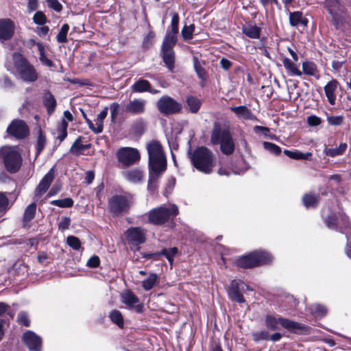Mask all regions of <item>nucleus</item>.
I'll use <instances>...</instances> for the list:
<instances>
[{
  "mask_svg": "<svg viewBox=\"0 0 351 351\" xmlns=\"http://www.w3.org/2000/svg\"><path fill=\"white\" fill-rule=\"evenodd\" d=\"M310 311L315 316L323 317L327 313V308L322 304H315L310 306Z\"/></svg>",
  "mask_w": 351,
  "mask_h": 351,
  "instance_id": "nucleus-41",
  "label": "nucleus"
},
{
  "mask_svg": "<svg viewBox=\"0 0 351 351\" xmlns=\"http://www.w3.org/2000/svg\"><path fill=\"white\" fill-rule=\"evenodd\" d=\"M100 260L97 256L90 257L86 263V265L91 268H95L99 265Z\"/></svg>",
  "mask_w": 351,
  "mask_h": 351,
  "instance_id": "nucleus-61",
  "label": "nucleus"
},
{
  "mask_svg": "<svg viewBox=\"0 0 351 351\" xmlns=\"http://www.w3.org/2000/svg\"><path fill=\"white\" fill-rule=\"evenodd\" d=\"M162 58L169 71H172L174 67L175 55L173 49H162Z\"/></svg>",
  "mask_w": 351,
  "mask_h": 351,
  "instance_id": "nucleus-27",
  "label": "nucleus"
},
{
  "mask_svg": "<svg viewBox=\"0 0 351 351\" xmlns=\"http://www.w3.org/2000/svg\"><path fill=\"white\" fill-rule=\"evenodd\" d=\"M84 149L82 145L80 143V141L77 139L75 143L73 144L71 148V152H72L73 153H75V154H77L79 152H80L81 150H82Z\"/></svg>",
  "mask_w": 351,
  "mask_h": 351,
  "instance_id": "nucleus-62",
  "label": "nucleus"
},
{
  "mask_svg": "<svg viewBox=\"0 0 351 351\" xmlns=\"http://www.w3.org/2000/svg\"><path fill=\"white\" fill-rule=\"evenodd\" d=\"M67 128L68 123L64 119H63L58 126V135L57 138L59 139L60 142L63 141L67 136Z\"/></svg>",
  "mask_w": 351,
  "mask_h": 351,
  "instance_id": "nucleus-42",
  "label": "nucleus"
},
{
  "mask_svg": "<svg viewBox=\"0 0 351 351\" xmlns=\"http://www.w3.org/2000/svg\"><path fill=\"white\" fill-rule=\"evenodd\" d=\"M123 176L127 180L132 183L141 182L143 179V171L139 169H132L123 173Z\"/></svg>",
  "mask_w": 351,
  "mask_h": 351,
  "instance_id": "nucleus-24",
  "label": "nucleus"
},
{
  "mask_svg": "<svg viewBox=\"0 0 351 351\" xmlns=\"http://www.w3.org/2000/svg\"><path fill=\"white\" fill-rule=\"evenodd\" d=\"M242 31L247 37L252 39H258L261 29L256 25L248 24L243 27Z\"/></svg>",
  "mask_w": 351,
  "mask_h": 351,
  "instance_id": "nucleus-28",
  "label": "nucleus"
},
{
  "mask_svg": "<svg viewBox=\"0 0 351 351\" xmlns=\"http://www.w3.org/2000/svg\"><path fill=\"white\" fill-rule=\"evenodd\" d=\"M150 84L149 81L144 79H139L132 85L131 90L133 93L148 92Z\"/></svg>",
  "mask_w": 351,
  "mask_h": 351,
  "instance_id": "nucleus-30",
  "label": "nucleus"
},
{
  "mask_svg": "<svg viewBox=\"0 0 351 351\" xmlns=\"http://www.w3.org/2000/svg\"><path fill=\"white\" fill-rule=\"evenodd\" d=\"M284 154L288 157L295 160H308L312 156L311 152L302 153L299 151H290L285 149Z\"/></svg>",
  "mask_w": 351,
  "mask_h": 351,
  "instance_id": "nucleus-35",
  "label": "nucleus"
},
{
  "mask_svg": "<svg viewBox=\"0 0 351 351\" xmlns=\"http://www.w3.org/2000/svg\"><path fill=\"white\" fill-rule=\"evenodd\" d=\"M8 208V199L5 194L0 193V213H4Z\"/></svg>",
  "mask_w": 351,
  "mask_h": 351,
  "instance_id": "nucleus-58",
  "label": "nucleus"
},
{
  "mask_svg": "<svg viewBox=\"0 0 351 351\" xmlns=\"http://www.w3.org/2000/svg\"><path fill=\"white\" fill-rule=\"evenodd\" d=\"M272 260L271 255L265 251H256L237 259V265L243 268H251L266 264Z\"/></svg>",
  "mask_w": 351,
  "mask_h": 351,
  "instance_id": "nucleus-7",
  "label": "nucleus"
},
{
  "mask_svg": "<svg viewBox=\"0 0 351 351\" xmlns=\"http://www.w3.org/2000/svg\"><path fill=\"white\" fill-rule=\"evenodd\" d=\"M255 339L267 340L269 338V335L267 331L262 330L257 332L255 335Z\"/></svg>",
  "mask_w": 351,
  "mask_h": 351,
  "instance_id": "nucleus-63",
  "label": "nucleus"
},
{
  "mask_svg": "<svg viewBox=\"0 0 351 351\" xmlns=\"http://www.w3.org/2000/svg\"><path fill=\"white\" fill-rule=\"evenodd\" d=\"M33 21L35 23L43 25L46 23L47 18L43 12L38 11L34 14Z\"/></svg>",
  "mask_w": 351,
  "mask_h": 351,
  "instance_id": "nucleus-54",
  "label": "nucleus"
},
{
  "mask_svg": "<svg viewBox=\"0 0 351 351\" xmlns=\"http://www.w3.org/2000/svg\"><path fill=\"white\" fill-rule=\"evenodd\" d=\"M51 204L60 208H70L73 205V200L70 197H67L62 199L53 200L51 202Z\"/></svg>",
  "mask_w": 351,
  "mask_h": 351,
  "instance_id": "nucleus-46",
  "label": "nucleus"
},
{
  "mask_svg": "<svg viewBox=\"0 0 351 351\" xmlns=\"http://www.w3.org/2000/svg\"><path fill=\"white\" fill-rule=\"evenodd\" d=\"M47 144V139L45 135L43 134V131L40 128L38 130V136L36 141V155H38L41 153V152L45 148Z\"/></svg>",
  "mask_w": 351,
  "mask_h": 351,
  "instance_id": "nucleus-38",
  "label": "nucleus"
},
{
  "mask_svg": "<svg viewBox=\"0 0 351 351\" xmlns=\"http://www.w3.org/2000/svg\"><path fill=\"white\" fill-rule=\"evenodd\" d=\"M17 319L20 324H21L25 326H29V321L28 319V316L26 313L20 312L18 314Z\"/></svg>",
  "mask_w": 351,
  "mask_h": 351,
  "instance_id": "nucleus-60",
  "label": "nucleus"
},
{
  "mask_svg": "<svg viewBox=\"0 0 351 351\" xmlns=\"http://www.w3.org/2000/svg\"><path fill=\"white\" fill-rule=\"evenodd\" d=\"M36 203H32L29 205L27 206V208L25 210L24 214H23V224L24 226H27L29 221H31L36 213Z\"/></svg>",
  "mask_w": 351,
  "mask_h": 351,
  "instance_id": "nucleus-31",
  "label": "nucleus"
},
{
  "mask_svg": "<svg viewBox=\"0 0 351 351\" xmlns=\"http://www.w3.org/2000/svg\"><path fill=\"white\" fill-rule=\"evenodd\" d=\"M71 223V219L68 217H62L61 218L60 221L58 223V228L59 230L64 231L65 230H67Z\"/></svg>",
  "mask_w": 351,
  "mask_h": 351,
  "instance_id": "nucleus-57",
  "label": "nucleus"
},
{
  "mask_svg": "<svg viewBox=\"0 0 351 351\" xmlns=\"http://www.w3.org/2000/svg\"><path fill=\"white\" fill-rule=\"evenodd\" d=\"M14 25L8 19L0 20V40L10 39L14 34Z\"/></svg>",
  "mask_w": 351,
  "mask_h": 351,
  "instance_id": "nucleus-21",
  "label": "nucleus"
},
{
  "mask_svg": "<svg viewBox=\"0 0 351 351\" xmlns=\"http://www.w3.org/2000/svg\"><path fill=\"white\" fill-rule=\"evenodd\" d=\"M177 253V247H173L169 249H163L160 253H158V254L165 256L169 262L170 265H172L173 262V257Z\"/></svg>",
  "mask_w": 351,
  "mask_h": 351,
  "instance_id": "nucleus-44",
  "label": "nucleus"
},
{
  "mask_svg": "<svg viewBox=\"0 0 351 351\" xmlns=\"http://www.w3.org/2000/svg\"><path fill=\"white\" fill-rule=\"evenodd\" d=\"M194 30V25H190L189 26L184 25L181 32L183 38L184 40L191 39L193 38Z\"/></svg>",
  "mask_w": 351,
  "mask_h": 351,
  "instance_id": "nucleus-48",
  "label": "nucleus"
},
{
  "mask_svg": "<svg viewBox=\"0 0 351 351\" xmlns=\"http://www.w3.org/2000/svg\"><path fill=\"white\" fill-rule=\"evenodd\" d=\"M23 340L31 351H40L42 339L32 331H27L23 336Z\"/></svg>",
  "mask_w": 351,
  "mask_h": 351,
  "instance_id": "nucleus-19",
  "label": "nucleus"
},
{
  "mask_svg": "<svg viewBox=\"0 0 351 351\" xmlns=\"http://www.w3.org/2000/svg\"><path fill=\"white\" fill-rule=\"evenodd\" d=\"M265 324L269 330H278L280 325L293 332H298L304 329V326L300 323L270 315L266 316Z\"/></svg>",
  "mask_w": 351,
  "mask_h": 351,
  "instance_id": "nucleus-8",
  "label": "nucleus"
},
{
  "mask_svg": "<svg viewBox=\"0 0 351 351\" xmlns=\"http://www.w3.org/2000/svg\"><path fill=\"white\" fill-rule=\"evenodd\" d=\"M43 104L47 108L49 115H51L55 111L56 101L50 92L47 91L43 95Z\"/></svg>",
  "mask_w": 351,
  "mask_h": 351,
  "instance_id": "nucleus-26",
  "label": "nucleus"
},
{
  "mask_svg": "<svg viewBox=\"0 0 351 351\" xmlns=\"http://www.w3.org/2000/svg\"><path fill=\"white\" fill-rule=\"evenodd\" d=\"M339 86L337 80L332 79L324 86V92L330 104L335 105L336 101V91Z\"/></svg>",
  "mask_w": 351,
  "mask_h": 351,
  "instance_id": "nucleus-22",
  "label": "nucleus"
},
{
  "mask_svg": "<svg viewBox=\"0 0 351 351\" xmlns=\"http://www.w3.org/2000/svg\"><path fill=\"white\" fill-rule=\"evenodd\" d=\"M38 50L39 52V60L43 65L47 67H52L53 66V62L47 58L45 53V46L41 43H36Z\"/></svg>",
  "mask_w": 351,
  "mask_h": 351,
  "instance_id": "nucleus-36",
  "label": "nucleus"
},
{
  "mask_svg": "<svg viewBox=\"0 0 351 351\" xmlns=\"http://www.w3.org/2000/svg\"><path fill=\"white\" fill-rule=\"evenodd\" d=\"M210 141L213 145L220 144L221 151L226 155L232 154L234 150V143L229 130L222 128L218 123H214Z\"/></svg>",
  "mask_w": 351,
  "mask_h": 351,
  "instance_id": "nucleus-4",
  "label": "nucleus"
},
{
  "mask_svg": "<svg viewBox=\"0 0 351 351\" xmlns=\"http://www.w3.org/2000/svg\"><path fill=\"white\" fill-rule=\"evenodd\" d=\"M147 101L142 98H134L129 101L125 107L126 112L132 115H141L146 112Z\"/></svg>",
  "mask_w": 351,
  "mask_h": 351,
  "instance_id": "nucleus-18",
  "label": "nucleus"
},
{
  "mask_svg": "<svg viewBox=\"0 0 351 351\" xmlns=\"http://www.w3.org/2000/svg\"><path fill=\"white\" fill-rule=\"evenodd\" d=\"M156 107L165 115L178 113L182 109L181 104L168 95L161 97L156 102Z\"/></svg>",
  "mask_w": 351,
  "mask_h": 351,
  "instance_id": "nucleus-11",
  "label": "nucleus"
},
{
  "mask_svg": "<svg viewBox=\"0 0 351 351\" xmlns=\"http://www.w3.org/2000/svg\"><path fill=\"white\" fill-rule=\"evenodd\" d=\"M176 42L177 34L167 32L162 45V49H173Z\"/></svg>",
  "mask_w": 351,
  "mask_h": 351,
  "instance_id": "nucleus-34",
  "label": "nucleus"
},
{
  "mask_svg": "<svg viewBox=\"0 0 351 351\" xmlns=\"http://www.w3.org/2000/svg\"><path fill=\"white\" fill-rule=\"evenodd\" d=\"M121 302L125 304L128 308L134 310L136 313H142L143 304L140 303L138 298L130 291H126L121 295Z\"/></svg>",
  "mask_w": 351,
  "mask_h": 351,
  "instance_id": "nucleus-16",
  "label": "nucleus"
},
{
  "mask_svg": "<svg viewBox=\"0 0 351 351\" xmlns=\"http://www.w3.org/2000/svg\"><path fill=\"white\" fill-rule=\"evenodd\" d=\"M302 70L305 74L313 75L316 71L315 65L313 63L309 62H303Z\"/></svg>",
  "mask_w": 351,
  "mask_h": 351,
  "instance_id": "nucleus-51",
  "label": "nucleus"
},
{
  "mask_svg": "<svg viewBox=\"0 0 351 351\" xmlns=\"http://www.w3.org/2000/svg\"><path fill=\"white\" fill-rule=\"evenodd\" d=\"M158 277L156 274L151 273L149 276L142 281V287L145 291L151 290L156 284Z\"/></svg>",
  "mask_w": 351,
  "mask_h": 351,
  "instance_id": "nucleus-37",
  "label": "nucleus"
},
{
  "mask_svg": "<svg viewBox=\"0 0 351 351\" xmlns=\"http://www.w3.org/2000/svg\"><path fill=\"white\" fill-rule=\"evenodd\" d=\"M230 110L240 119L246 120H255L256 119L251 110L245 106H232L230 107Z\"/></svg>",
  "mask_w": 351,
  "mask_h": 351,
  "instance_id": "nucleus-23",
  "label": "nucleus"
},
{
  "mask_svg": "<svg viewBox=\"0 0 351 351\" xmlns=\"http://www.w3.org/2000/svg\"><path fill=\"white\" fill-rule=\"evenodd\" d=\"M46 2L49 8L57 12H60L62 10V5L58 0H46Z\"/></svg>",
  "mask_w": 351,
  "mask_h": 351,
  "instance_id": "nucleus-55",
  "label": "nucleus"
},
{
  "mask_svg": "<svg viewBox=\"0 0 351 351\" xmlns=\"http://www.w3.org/2000/svg\"><path fill=\"white\" fill-rule=\"evenodd\" d=\"M118 160L125 167H128L138 162L140 154L137 149L132 147H122L117 152Z\"/></svg>",
  "mask_w": 351,
  "mask_h": 351,
  "instance_id": "nucleus-14",
  "label": "nucleus"
},
{
  "mask_svg": "<svg viewBox=\"0 0 351 351\" xmlns=\"http://www.w3.org/2000/svg\"><path fill=\"white\" fill-rule=\"evenodd\" d=\"M322 122V119L315 115H311L307 117V123L310 126H317L320 125Z\"/></svg>",
  "mask_w": 351,
  "mask_h": 351,
  "instance_id": "nucleus-59",
  "label": "nucleus"
},
{
  "mask_svg": "<svg viewBox=\"0 0 351 351\" xmlns=\"http://www.w3.org/2000/svg\"><path fill=\"white\" fill-rule=\"evenodd\" d=\"M194 69L199 77L203 82L207 79V73L205 69L201 66L198 59L196 57L193 58Z\"/></svg>",
  "mask_w": 351,
  "mask_h": 351,
  "instance_id": "nucleus-39",
  "label": "nucleus"
},
{
  "mask_svg": "<svg viewBox=\"0 0 351 351\" xmlns=\"http://www.w3.org/2000/svg\"><path fill=\"white\" fill-rule=\"evenodd\" d=\"M189 154L193 165L198 171L206 174L213 171L215 165V156L210 149L206 147H199Z\"/></svg>",
  "mask_w": 351,
  "mask_h": 351,
  "instance_id": "nucleus-3",
  "label": "nucleus"
},
{
  "mask_svg": "<svg viewBox=\"0 0 351 351\" xmlns=\"http://www.w3.org/2000/svg\"><path fill=\"white\" fill-rule=\"evenodd\" d=\"M0 158L3 160L6 171L15 173L21 167L23 159L19 149L16 146H3L0 149Z\"/></svg>",
  "mask_w": 351,
  "mask_h": 351,
  "instance_id": "nucleus-5",
  "label": "nucleus"
},
{
  "mask_svg": "<svg viewBox=\"0 0 351 351\" xmlns=\"http://www.w3.org/2000/svg\"><path fill=\"white\" fill-rule=\"evenodd\" d=\"M325 223L330 229L347 234L351 230V223L347 216L343 214H332L325 219Z\"/></svg>",
  "mask_w": 351,
  "mask_h": 351,
  "instance_id": "nucleus-9",
  "label": "nucleus"
},
{
  "mask_svg": "<svg viewBox=\"0 0 351 351\" xmlns=\"http://www.w3.org/2000/svg\"><path fill=\"white\" fill-rule=\"evenodd\" d=\"M324 3L332 16L333 24L336 27L342 25L345 21L343 16L344 7L340 1L339 0H324Z\"/></svg>",
  "mask_w": 351,
  "mask_h": 351,
  "instance_id": "nucleus-12",
  "label": "nucleus"
},
{
  "mask_svg": "<svg viewBox=\"0 0 351 351\" xmlns=\"http://www.w3.org/2000/svg\"><path fill=\"white\" fill-rule=\"evenodd\" d=\"M263 146L265 150L276 156H278L281 153V148L274 143L265 141L263 143Z\"/></svg>",
  "mask_w": 351,
  "mask_h": 351,
  "instance_id": "nucleus-47",
  "label": "nucleus"
},
{
  "mask_svg": "<svg viewBox=\"0 0 351 351\" xmlns=\"http://www.w3.org/2000/svg\"><path fill=\"white\" fill-rule=\"evenodd\" d=\"M69 29V26L68 24H64L61 27L60 30L56 36L57 41L59 43H66V41H67L66 36H67Z\"/></svg>",
  "mask_w": 351,
  "mask_h": 351,
  "instance_id": "nucleus-45",
  "label": "nucleus"
},
{
  "mask_svg": "<svg viewBox=\"0 0 351 351\" xmlns=\"http://www.w3.org/2000/svg\"><path fill=\"white\" fill-rule=\"evenodd\" d=\"M8 71L25 82H34L38 79V73L32 64L21 53H14L5 62Z\"/></svg>",
  "mask_w": 351,
  "mask_h": 351,
  "instance_id": "nucleus-2",
  "label": "nucleus"
},
{
  "mask_svg": "<svg viewBox=\"0 0 351 351\" xmlns=\"http://www.w3.org/2000/svg\"><path fill=\"white\" fill-rule=\"evenodd\" d=\"M67 243L73 250H78L81 247V242L80 239L74 236L67 237Z\"/></svg>",
  "mask_w": 351,
  "mask_h": 351,
  "instance_id": "nucleus-50",
  "label": "nucleus"
},
{
  "mask_svg": "<svg viewBox=\"0 0 351 351\" xmlns=\"http://www.w3.org/2000/svg\"><path fill=\"white\" fill-rule=\"evenodd\" d=\"M186 103L190 111L193 113H196L201 106L200 100L193 96H189L186 99Z\"/></svg>",
  "mask_w": 351,
  "mask_h": 351,
  "instance_id": "nucleus-40",
  "label": "nucleus"
},
{
  "mask_svg": "<svg viewBox=\"0 0 351 351\" xmlns=\"http://www.w3.org/2000/svg\"><path fill=\"white\" fill-rule=\"evenodd\" d=\"M343 117L342 116H330L327 117V121L331 125H340L342 124Z\"/></svg>",
  "mask_w": 351,
  "mask_h": 351,
  "instance_id": "nucleus-56",
  "label": "nucleus"
},
{
  "mask_svg": "<svg viewBox=\"0 0 351 351\" xmlns=\"http://www.w3.org/2000/svg\"><path fill=\"white\" fill-rule=\"evenodd\" d=\"M289 23L293 27H296L300 24L306 26L308 21L306 19L302 17V13L297 11L289 13Z\"/></svg>",
  "mask_w": 351,
  "mask_h": 351,
  "instance_id": "nucleus-29",
  "label": "nucleus"
},
{
  "mask_svg": "<svg viewBox=\"0 0 351 351\" xmlns=\"http://www.w3.org/2000/svg\"><path fill=\"white\" fill-rule=\"evenodd\" d=\"M303 203L306 208L310 206H314V205L317 203V199L315 195L312 194H306L303 197Z\"/></svg>",
  "mask_w": 351,
  "mask_h": 351,
  "instance_id": "nucleus-49",
  "label": "nucleus"
},
{
  "mask_svg": "<svg viewBox=\"0 0 351 351\" xmlns=\"http://www.w3.org/2000/svg\"><path fill=\"white\" fill-rule=\"evenodd\" d=\"M247 291H252V289L240 280H234L231 282L228 288L229 298L239 303L245 302L243 293Z\"/></svg>",
  "mask_w": 351,
  "mask_h": 351,
  "instance_id": "nucleus-13",
  "label": "nucleus"
},
{
  "mask_svg": "<svg viewBox=\"0 0 351 351\" xmlns=\"http://www.w3.org/2000/svg\"><path fill=\"white\" fill-rule=\"evenodd\" d=\"M130 206L131 202L125 195H114L108 200L109 210L116 216L127 213Z\"/></svg>",
  "mask_w": 351,
  "mask_h": 351,
  "instance_id": "nucleus-10",
  "label": "nucleus"
},
{
  "mask_svg": "<svg viewBox=\"0 0 351 351\" xmlns=\"http://www.w3.org/2000/svg\"><path fill=\"white\" fill-rule=\"evenodd\" d=\"M110 320L120 328L123 326V319L120 311L113 310L109 315Z\"/></svg>",
  "mask_w": 351,
  "mask_h": 351,
  "instance_id": "nucleus-43",
  "label": "nucleus"
},
{
  "mask_svg": "<svg viewBox=\"0 0 351 351\" xmlns=\"http://www.w3.org/2000/svg\"><path fill=\"white\" fill-rule=\"evenodd\" d=\"M149 155V182L150 187L166 170L167 161L160 144L157 141L150 142L147 145Z\"/></svg>",
  "mask_w": 351,
  "mask_h": 351,
  "instance_id": "nucleus-1",
  "label": "nucleus"
},
{
  "mask_svg": "<svg viewBox=\"0 0 351 351\" xmlns=\"http://www.w3.org/2000/svg\"><path fill=\"white\" fill-rule=\"evenodd\" d=\"M119 107H120L119 104L117 102H114L110 106V118H111V121L113 123H114L117 121V118L119 111Z\"/></svg>",
  "mask_w": 351,
  "mask_h": 351,
  "instance_id": "nucleus-52",
  "label": "nucleus"
},
{
  "mask_svg": "<svg viewBox=\"0 0 351 351\" xmlns=\"http://www.w3.org/2000/svg\"><path fill=\"white\" fill-rule=\"evenodd\" d=\"M7 132L16 138L21 139L29 134V130L25 123L21 120H14L8 127Z\"/></svg>",
  "mask_w": 351,
  "mask_h": 351,
  "instance_id": "nucleus-17",
  "label": "nucleus"
},
{
  "mask_svg": "<svg viewBox=\"0 0 351 351\" xmlns=\"http://www.w3.org/2000/svg\"><path fill=\"white\" fill-rule=\"evenodd\" d=\"M282 63L284 67L289 72L290 75H302V72L298 69L296 65L290 59L287 58H284Z\"/></svg>",
  "mask_w": 351,
  "mask_h": 351,
  "instance_id": "nucleus-32",
  "label": "nucleus"
},
{
  "mask_svg": "<svg viewBox=\"0 0 351 351\" xmlns=\"http://www.w3.org/2000/svg\"><path fill=\"white\" fill-rule=\"evenodd\" d=\"M125 236L130 244L138 245L146 241V230L141 227H133L125 232Z\"/></svg>",
  "mask_w": 351,
  "mask_h": 351,
  "instance_id": "nucleus-15",
  "label": "nucleus"
},
{
  "mask_svg": "<svg viewBox=\"0 0 351 351\" xmlns=\"http://www.w3.org/2000/svg\"><path fill=\"white\" fill-rule=\"evenodd\" d=\"M347 149V144L346 143H341L339 147L335 148H325L324 153L326 156L330 157H335L337 156L342 155Z\"/></svg>",
  "mask_w": 351,
  "mask_h": 351,
  "instance_id": "nucleus-33",
  "label": "nucleus"
},
{
  "mask_svg": "<svg viewBox=\"0 0 351 351\" xmlns=\"http://www.w3.org/2000/svg\"><path fill=\"white\" fill-rule=\"evenodd\" d=\"M178 23H179V16L177 13H173L172 14V19H171V31L169 32L178 34Z\"/></svg>",
  "mask_w": 351,
  "mask_h": 351,
  "instance_id": "nucleus-53",
  "label": "nucleus"
},
{
  "mask_svg": "<svg viewBox=\"0 0 351 351\" xmlns=\"http://www.w3.org/2000/svg\"><path fill=\"white\" fill-rule=\"evenodd\" d=\"M178 214V208L176 205L161 206L152 209L148 214V221L154 225H162Z\"/></svg>",
  "mask_w": 351,
  "mask_h": 351,
  "instance_id": "nucleus-6",
  "label": "nucleus"
},
{
  "mask_svg": "<svg viewBox=\"0 0 351 351\" xmlns=\"http://www.w3.org/2000/svg\"><path fill=\"white\" fill-rule=\"evenodd\" d=\"M255 132H262L265 136H269V129L267 127L256 125L254 128Z\"/></svg>",
  "mask_w": 351,
  "mask_h": 351,
  "instance_id": "nucleus-64",
  "label": "nucleus"
},
{
  "mask_svg": "<svg viewBox=\"0 0 351 351\" xmlns=\"http://www.w3.org/2000/svg\"><path fill=\"white\" fill-rule=\"evenodd\" d=\"M108 108L105 107L95 119V128L93 132L95 134H100L103 132V123L108 114Z\"/></svg>",
  "mask_w": 351,
  "mask_h": 351,
  "instance_id": "nucleus-25",
  "label": "nucleus"
},
{
  "mask_svg": "<svg viewBox=\"0 0 351 351\" xmlns=\"http://www.w3.org/2000/svg\"><path fill=\"white\" fill-rule=\"evenodd\" d=\"M54 176L55 170L54 167H52L48 171V173L43 178L39 184L36 187L35 191L36 195H41L47 191L52 181L54 179Z\"/></svg>",
  "mask_w": 351,
  "mask_h": 351,
  "instance_id": "nucleus-20",
  "label": "nucleus"
}]
</instances>
